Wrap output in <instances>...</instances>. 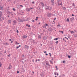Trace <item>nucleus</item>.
Masks as SVG:
<instances>
[{
	"mask_svg": "<svg viewBox=\"0 0 77 77\" xmlns=\"http://www.w3.org/2000/svg\"><path fill=\"white\" fill-rule=\"evenodd\" d=\"M58 38H54V41H57V40H58Z\"/></svg>",
	"mask_w": 77,
	"mask_h": 77,
	"instance_id": "ddd939ff",
	"label": "nucleus"
},
{
	"mask_svg": "<svg viewBox=\"0 0 77 77\" xmlns=\"http://www.w3.org/2000/svg\"><path fill=\"white\" fill-rule=\"evenodd\" d=\"M46 56H48V54H46Z\"/></svg>",
	"mask_w": 77,
	"mask_h": 77,
	"instance_id": "de8ad7c7",
	"label": "nucleus"
},
{
	"mask_svg": "<svg viewBox=\"0 0 77 77\" xmlns=\"http://www.w3.org/2000/svg\"><path fill=\"white\" fill-rule=\"evenodd\" d=\"M41 3L43 6H44V3H43L41 2Z\"/></svg>",
	"mask_w": 77,
	"mask_h": 77,
	"instance_id": "6e6552de",
	"label": "nucleus"
},
{
	"mask_svg": "<svg viewBox=\"0 0 77 77\" xmlns=\"http://www.w3.org/2000/svg\"><path fill=\"white\" fill-rule=\"evenodd\" d=\"M25 48H29V46L27 45H25Z\"/></svg>",
	"mask_w": 77,
	"mask_h": 77,
	"instance_id": "20e7f679",
	"label": "nucleus"
},
{
	"mask_svg": "<svg viewBox=\"0 0 77 77\" xmlns=\"http://www.w3.org/2000/svg\"><path fill=\"white\" fill-rule=\"evenodd\" d=\"M72 5H73V6L74 7H75V5H74V3H73Z\"/></svg>",
	"mask_w": 77,
	"mask_h": 77,
	"instance_id": "aec40b11",
	"label": "nucleus"
},
{
	"mask_svg": "<svg viewBox=\"0 0 77 77\" xmlns=\"http://www.w3.org/2000/svg\"><path fill=\"white\" fill-rule=\"evenodd\" d=\"M17 33H18L19 32L18 31V30H17Z\"/></svg>",
	"mask_w": 77,
	"mask_h": 77,
	"instance_id": "58836bf2",
	"label": "nucleus"
},
{
	"mask_svg": "<svg viewBox=\"0 0 77 77\" xmlns=\"http://www.w3.org/2000/svg\"><path fill=\"white\" fill-rule=\"evenodd\" d=\"M33 73H34V72H32Z\"/></svg>",
	"mask_w": 77,
	"mask_h": 77,
	"instance_id": "e2e57ef3",
	"label": "nucleus"
},
{
	"mask_svg": "<svg viewBox=\"0 0 77 77\" xmlns=\"http://www.w3.org/2000/svg\"><path fill=\"white\" fill-rule=\"evenodd\" d=\"M2 64L0 62V67H2Z\"/></svg>",
	"mask_w": 77,
	"mask_h": 77,
	"instance_id": "dca6fc26",
	"label": "nucleus"
},
{
	"mask_svg": "<svg viewBox=\"0 0 77 77\" xmlns=\"http://www.w3.org/2000/svg\"><path fill=\"white\" fill-rule=\"evenodd\" d=\"M5 45H9V44H8V43H5Z\"/></svg>",
	"mask_w": 77,
	"mask_h": 77,
	"instance_id": "412c9836",
	"label": "nucleus"
},
{
	"mask_svg": "<svg viewBox=\"0 0 77 77\" xmlns=\"http://www.w3.org/2000/svg\"><path fill=\"white\" fill-rule=\"evenodd\" d=\"M55 77H57L56 76H55Z\"/></svg>",
	"mask_w": 77,
	"mask_h": 77,
	"instance_id": "0e129e2a",
	"label": "nucleus"
},
{
	"mask_svg": "<svg viewBox=\"0 0 77 77\" xmlns=\"http://www.w3.org/2000/svg\"><path fill=\"white\" fill-rule=\"evenodd\" d=\"M59 5H62V3L60 4Z\"/></svg>",
	"mask_w": 77,
	"mask_h": 77,
	"instance_id": "a18cd8bd",
	"label": "nucleus"
},
{
	"mask_svg": "<svg viewBox=\"0 0 77 77\" xmlns=\"http://www.w3.org/2000/svg\"><path fill=\"white\" fill-rule=\"evenodd\" d=\"M61 32L62 33H63V31H61Z\"/></svg>",
	"mask_w": 77,
	"mask_h": 77,
	"instance_id": "ea45409f",
	"label": "nucleus"
},
{
	"mask_svg": "<svg viewBox=\"0 0 77 77\" xmlns=\"http://www.w3.org/2000/svg\"><path fill=\"white\" fill-rule=\"evenodd\" d=\"M12 41V40H11V39H9V41Z\"/></svg>",
	"mask_w": 77,
	"mask_h": 77,
	"instance_id": "79ce46f5",
	"label": "nucleus"
},
{
	"mask_svg": "<svg viewBox=\"0 0 77 77\" xmlns=\"http://www.w3.org/2000/svg\"><path fill=\"white\" fill-rule=\"evenodd\" d=\"M59 42V41H57V42H55L56 44H57Z\"/></svg>",
	"mask_w": 77,
	"mask_h": 77,
	"instance_id": "f3484780",
	"label": "nucleus"
},
{
	"mask_svg": "<svg viewBox=\"0 0 77 77\" xmlns=\"http://www.w3.org/2000/svg\"><path fill=\"white\" fill-rule=\"evenodd\" d=\"M41 38V35L38 36V38Z\"/></svg>",
	"mask_w": 77,
	"mask_h": 77,
	"instance_id": "4be33fe9",
	"label": "nucleus"
},
{
	"mask_svg": "<svg viewBox=\"0 0 77 77\" xmlns=\"http://www.w3.org/2000/svg\"><path fill=\"white\" fill-rule=\"evenodd\" d=\"M32 62H34V60H32Z\"/></svg>",
	"mask_w": 77,
	"mask_h": 77,
	"instance_id": "09e8293b",
	"label": "nucleus"
},
{
	"mask_svg": "<svg viewBox=\"0 0 77 77\" xmlns=\"http://www.w3.org/2000/svg\"><path fill=\"white\" fill-rule=\"evenodd\" d=\"M33 9V8H30V10L31 9Z\"/></svg>",
	"mask_w": 77,
	"mask_h": 77,
	"instance_id": "72a5a7b5",
	"label": "nucleus"
},
{
	"mask_svg": "<svg viewBox=\"0 0 77 77\" xmlns=\"http://www.w3.org/2000/svg\"><path fill=\"white\" fill-rule=\"evenodd\" d=\"M54 74L55 75H56V72H54Z\"/></svg>",
	"mask_w": 77,
	"mask_h": 77,
	"instance_id": "473e14b6",
	"label": "nucleus"
},
{
	"mask_svg": "<svg viewBox=\"0 0 77 77\" xmlns=\"http://www.w3.org/2000/svg\"><path fill=\"white\" fill-rule=\"evenodd\" d=\"M67 38L66 37H65V38H64L65 39V38Z\"/></svg>",
	"mask_w": 77,
	"mask_h": 77,
	"instance_id": "13d9d810",
	"label": "nucleus"
},
{
	"mask_svg": "<svg viewBox=\"0 0 77 77\" xmlns=\"http://www.w3.org/2000/svg\"><path fill=\"white\" fill-rule=\"evenodd\" d=\"M59 32H61L60 31H59Z\"/></svg>",
	"mask_w": 77,
	"mask_h": 77,
	"instance_id": "680f3d73",
	"label": "nucleus"
},
{
	"mask_svg": "<svg viewBox=\"0 0 77 77\" xmlns=\"http://www.w3.org/2000/svg\"><path fill=\"white\" fill-rule=\"evenodd\" d=\"M8 23H11V20H9L8 21Z\"/></svg>",
	"mask_w": 77,
	"mask_h": 77,
	"instance_id": "423d86ee",
	"label": "nucleus"
},
{
	"mask_svg": "<svg viewBox=\"0 0 77 77\" xmlns=\"http://www.w3.org/2000/svg\"><path fill=\"white\" fill-rule=\"evenodd\" d=\"M22 14H23V13H24V12H22Z\"/></svg>",
	"mask_w": 77,
	"mask_h": 77,
	"instance_id": "4d7b16f0",
	"label": "nucleus"
},
{
	"mask_svg": "<svg viewBox=\"0 0 77 77\" xmlns=\"http://www.w3.org/2000/svg\"><path fill=\"white\" fill-rule=\"evenodd\" d=\"M19 47H21V45H19V46H17V47H16V48L17 49H18V48H19Z\"/></svg>",
	"mask_w": 77,
	"mask_h": 77,
	"instance_id": "9d476101",
	"label": "nucleus"
},
{
	"mask_svg": "<svg viewBox=\"0 0 77 77\" xmlns=\"http://www.w3.org/2000/svg\"><path fill=\"white\" fill-rule=\"evenodd\" d=\"M4 53H6V51H5V52H4Z\"/></svg>",
	"mask_w": 77,
	"mask_h": 77,
	"instance_id": "052dcab7",
	"label": "nucleus"
},
{
	"mask_svg": "<svg viewBox=\"0 0 77 77\" xmlns=\"http://www.w3.org/2000/svg\"><path fill=\"white\" fill-rule=\"evenodd\" d=\"M14 24H16V21H15V20H14Z\"/></svg>",
	"mask_w": 77,
	"mask_h": 77,
	"instance_id": "a211bd4d",
	"label": "nucleus"
},
{
	"mask_svg": "<svg viewBox=\"0 0 77 77\" xmlns=\"http://www.w3.org/2000/svg\"><path fill=\"white\" fill-rule=\"evenodd\" d=\"M46 26H48V24H45V27Z\"/></svg>",
	"mask_w": 77,
	"mask_h": 77,
	"instance_id": "f8f14e48",
	"label": "nucleus"
},
{
	"mask_svg": "<svg viewBox=\"0 0 77 77\" xmlns=\"http://www.w3.org/2000/svg\"><path fill=\"white\" fill-rule=\"evenodd\" d=\"M26 11L27 12H29V11H30V8H26Z\"/></svg>",
	"mask_w": 77,
	"mask_h": 77,
	"instance_id": "7ed1b4c3",
	"label": "nucleus"
},
{
	"mask_svg": "<svg viewBox=\"0 0 77 77\" xmlns=\"http://www.w3.org/2000/svg\"><path fill=\"white\" fill-rule=\"evenodd\" d=\"M51 2L53 3L54 2V0H51Z\"/></svg>",
	"mask_w": 77,
	"mask_h": 77,
	"instance_id": "5701e85b",
	"label": "nucleus"
},
{
	"mask_svg": "<svg viewBox=\"0 0 77 77\" xmlns=\"http://www.w3.org/2000/svg\"><path fill=\"white\" fill-rule=\"evenodd\" d=\"M0 19L1 20V21H2V20H4V18L2 17H0Z\"/></svg>",
	"mask_w": 77,
	"mask_h": 77,
	"instance_id": "39448f33",
	"label": "nucleus"
},
{
	"mask_svg": "<svg viewBox=\"0 0 77 77\" xmlns=\"http://www.w3.org/2000/svg\"><path fill=\"white\" fill-rule=\"evenodd\" d=\"M46 9H49V10L51 11V7H48L46 8Z\"/></svg>",
	"mask_w": 77,
	"mask_h": 77,
	"instance_id": "f257e3e1",
	"label": "nucleus"
},
{
	"mask_svg": "<svg viewBox=\"0 0 77 77\" xmlns=\"http://www.w3.org/2000/svg\"><path fill=\"white\" fill-rule=\"evenodd\" d=\"M30 27V25H28V27Z\"/></svg>",
	"mask_w": 77,
	"mask_h": 77,
	"instance_id": "a19ab883",
	"label": "nucleus"
},
{
	"mask_svg": "<svg viewBox=\"0 0 77 77\" xmlns=\"http://www.w3.org/2000/svg\"><path fill=\"white\" fill-rule=\"evenodd\" d=\"M63 10H66V8H65V7H63Z\"/></svg>",
	"mask_w": 77,
	"mask_h": 77,
	"instance_id": "4468645a",
	"label": "nucleus"
},
{
	"mask_svg": "<svg viewBox=\"0 0 77 77\" xmlns=\"http://www.w3.org/2000/svg\"><path fill=\"white\" fill-rule=\"evenodd\" d=\"M44 53H47V52L46 51H45Z\"/></svg>",
	"mask_w": 77,
	"mask_h": 77,
	"instance_id": "37998d69",
	"label": "nucleus"
},
{
	"mask_svg": "<svg viewBox=\"0 0 77 77\" xmlns=\"http://www.w3.org/2000/svg\"><path fill=\"white\" fill-rule=\"evenodd\" d=\"M17 74H18V73H19V71H17Z\"/></svg>",
	"mask_w": 77,
	"mask_h": 77,
	"instance_id": "2f4dec72",
	"label": "nucleus"
},
{
	"mask_svg": "<svg viewBox=\"0 0 77 77\" xmlns=\"http://www.w3.org/2000/svg\"><path fill=\"white\" fill-rule=\"evenodd\" d=\"M41 24V23L40 22H39L38 23V24Z\"/></svg>",
	"mask_w": 77,
	"mask_h": 77,
	"instance_id": "3c124183",
	"label": "nucleus"
},
{
	"mask_svg": "<svg viewBox=\"0 0 77 77\" xmlns=\"http://www.w3.org/2000/svg\"><path fill=\"white\" fill-rule=\"evenodd\" d=\"M27 36L26 35H24L23 36V37L24 38H27Z\"/></svg>",
	"mask_w": 77,
	"mask_h": 77,
	"instance_id": "9b49d317",
	"label": "nucleus"
},
{
	"mask_svg": "<svg viewBox=\"0 0 77 77\" xmlns=\"http://www.w3.org/2000/svg\"><path fill=\"white\" fill-rule=\"evenodd\" d=\"M16 44H19V43L17 42H16Z\"/></svg>",
	"mask_w": 77,
	"mask_h": 77,
	"instance_id": "bb28decb",
	"label": "nucleus"
},
{
	"mask_svg": "<svg viewBox=\"0 0 77 77\" xmlns=\"http://www.w3.org/2000/svg\"><path fill=\"white\" fill-rule=\"evenodd\" d=\"M50 62L51 63V64H53V62H52L50 60Z\"/></svg>",
	"mask_w": 77,
	"mask_h": 77,
	"instance_id": "2eb2a0df",
	"label": "nucleus"
},
{
	"mask_svg": "<svg viewBox=\"0 0 77 77\" xmlns=\"http://www.w3.org/2000/svg\"><path fill=\"white\" fill-rule=\"evenodd\" d=\"M57 75H59V74L57 73Z\"/></svg>",
	"mask_w": 77,
	"mask_h": 77,
	"instance_id": "8fccbe9b",
	"label": "nucleus"
},
{
	"mask_svg": "<svg viewBox=\"0 0 77 77\" xmlns=\"http://www.w3.org/2000/svg\"><path fill=\"white\" fill-rule=\"evenodd\" d=\"M70 32L71 33H74V32L73 31H70Z\"/></svg>",
	"mask_w": 77,
	"mask_h": 77,
	"instance_id": "6ab92c4d",
	"label": "nucleus"
},
{
	"mask_svg": "<svg viewBox=\"0 0 77 77\" xmlns=\"http://www.w3.org/2000/svg\"><path fill=\"white\" fill-rule=\"evenodd\" d=\"M20 6L21 7H22V8H23V5H20Z\"/></svg>",
	"mask_w": 77,
	"mask_h": 77,
	"instance_id": "c85d7f7f",
	"label": "nucleus"
},
{
	"mask_svg": "<svg viewBox=\"0 0 77 77\" xmlns=\"http://www.w3.org/2000/svg\"><path fill=\"white\" fill-rule=\"evenodd\" d=\"M63 40L64 41L65 40V39H64V38H63Z\"/></svg>",
	"mask_w": 77,
	"mask_h": 77,
	"instance_id": "5fc2aeb1",
	"label": "nucleus"
},
{
	"mask_svg": "<svg viewBox=\"0 0 77 77\" xmlns=\"http://www.w3.org/2000/svg\"><path fill=\"white\" fill-rule=\"evenodd\" d=\"M66 21L67 22H69V18L67 19Z\"/></svg>",
	"mask_w": 77,
	"mask_h": 77,
	"instance_id": "0eeeda50",
	"label": "nucleus"
},
{
	"mask_svg": "<svg viewBox=\"0 0 77 77\" xmlns=\"http://www.w3.org/2000/svg\"><path fill=\"white\" fill-rule=\"evenodd\" d=\"M32 21L33 22V23H34V22H35V21L34 20H32Z\"/></svg>",
	"mask_w": 77,
	"mask_h": 77,
	"instance_id": "c9c22d12",
	"label": "nucleus"
},
{
	"mask_svg": "<svg viewBox=\"0 0 77 77\" xmlns=\"http://www.w3.org/2000/svg\"><path fill=\"white\" fill-rule=\"evenodd\" d=\"M26 26H28V24H26Z\"/></svg>",
	"mask_w": 77,
	"mask_h": 77,
	"instance_id": "864d4df0",
	"label": "nucleus"
},
{
	"mask_svg": "<svg viewBox=\"0 0 77 77\" xmlns=\"http://www.w3.org/2000/svg\"><path fill=\"white\" fill-rule=\"evenodd\" d=\"M38 62H39V61H40V60L39 59H38Z\"/></svg>",
	"mask_w": 77,
	"mask_h": 77,
	"instance_id": "c03bdc74",
	"label": "nucleus"
},
{
	"mask_svg": "<svg viewBox=\"0 0 77 77\" xmlns=\"http://www.w3.org/2000/svg\"><path fill=\"white\" fill-rule=\"evenodd\" d=\"M37 59H36L35 60V62H37Z\"/></svg>",
	"mask_w": 77,
	"mask_h": 77,
	"instance_id": "e433bc0d",
	"label": "nucleus"
},
{
	"mask_svg": "<svg viewBox=\"0 0 77 77\" xmlns=\"http://www.w3.org/2000/svg\"><path fill=\"white\" fill-rule=\"evenodd\" d=\"M8 57H10L11 56V54H10L9 55H8Z\"/></svg>",
	"mask_w": 77,
	"mask_h": 77,
	"instance_id": "c756f323",
	"label": "nucleus"
},
{
	"mask_svg": "<svg viewBox=\"0 0 77 77\" xmlns=\"http://www.w3.org/2000/svg\"><path fill=\"white\" fill-rule=\"evenodd\" d=\"M12 68V66H11V65H9V67L8 68V69H11Z\"/></svg>",
	"mask_w": 77,
	"mask_h": 77,
	"instance_id": "f03ea898",
	"label": "nucleus"
},
{
	"mask_svg": "<svg viewBox=\"0 0 77 77\" xmlns=\"http://www.w3.org/2000/svg\"><path fill=\"white\" fill-rule=\"evenodd\" d=\"M57 26H59V27H60V24H59L57 25Z\"/></svg>",
	"mask_w": 77,
	"mask_h": 77,
	"instance_id": "7c9ffc66",
	"label": "nucleus"
},
{
	"mask_svg": "<svg viewBox=\"0 0 77 77\" xmlns=\"http://www.w3.org/2000/svg\"><path fill=\"white\" fill-rule=\"evenodd\" d=\"M68 57L69 58V59H70V58H71V56H68Z\"/></svg>",
	"mask_w": 77,
	"mask_h": 77,
	"instance_id": "393cba45",
	"label": "nucleus"
},
{
	"mask_svg": "<svg viewBox=\"0 0 77 77\" xmlns=\"http://www.w3.org/2000/svg\"><path fill=\"white\" fill-rule=\"evenodd\" d=\"M63 63H65V61H63Z\"/></svg>",
	"mask_w": 77,
	"mask_h": 77,
	"instance_id": "cd10ccee",
	"label": "nucleus"
},
{
	"mask_svg": "<svg viewBox=\"0 0 77 77\" xmlns=\"http://www.w3.org/2000/svg\"><path fill=\"white\" fill-rule=\"evenodd\" d=\"M49 54H50V57H51V53H49Z\"/></svg>",
	"mask_w": 77,
	"mask_h": 77,
	"instance_id": "a878e982",
	"label": "nucleus"
},
{
	"mask_svg": "<svg viewBox=\"0 0 77 77\" xmlns=\"http://www.w3.org/2000/svg\"><path fill=\"white\" fill-rule=\"evenodd\" d=\"M38 17H36V19H35V21H37V20H38Z\"/></svg>",
	"mask_w": 77,
	"mask_h": 77,
	"instance_id": "1a4fd4ad",
	"label": "nucleus"
},
{
	"mask_svg": "<svg viewBox=\"0 0 77 77\" xmlns=\"http://www.w3.org/2000/svg\"><path fill=\"white\" fill-rule=\"evenodd\" d=\"M34 2H33L32 3V4H33H33H34Z\"/></svg>",
	"mask_w": 77,
	"mask_h": 77,
	"instance_id": "4c0bfd02",
	"label": "nucleus"
},
{
	"mask_svg": "<svg viewBox=\"0 0 77 77\" xmlns=\"http://www.w3.org/2000/svg\"><path fill=\"white\" fill-rule=\"evenodd\" d=\"M66 39H67V40H68V38H66Z\"/></svg>",
	"mask_w": 77,
	"mask_h": 77,
	"instance_id": "603ef678",
	"label": "nucleus"
},
{
	"mask_svg": "<svg viewBox=\"0 0 77 77\" xmlns=\"http://www.w3.org/2000/svg\"><path fill=\"white\" fill-rule=\"evenodd\" d=\"M65 42H66V41H65Z\"/></svg>",
	"mask_w": 77,
	"mask_h": 77,
	"instance_id": "338daca9",
	"label": "nucleus"
},
{
	"mask_svg": "<svg viewBox=\"0 0 77 77\" xmlns=\"http://www.w3.org/2000/svg\"><path fill=\"white\" fill-rule=\"evenodd\" d=\"M12 42H13V41H12V42H11V43H12Z\"/></svg>",
	"mask_w": 77,
	"mask_h": 77,
	"instance_id": "6e6d98bb",
	"label": "nucleus"
},
{
	"mask_svg": "<svg viewBox=\"0 0 77 77\" xmlns=\"http://www.w3.org/2000/svg\"><path fill=\"white\" fill-rule=\"evenodd\" d=\"M20 21H21V20H20Z\"/></svg>",
	"mask_w": 77,
	"mask_h": 77,
	"instance_id": "69168bd1",
	"label": "nucleus"
},
{
	"mask_svg": "<svg viewBox=\"0 0 77 77\" xmlns=\"http://www.w3.org/2000/svg\"><path fill=\"white\" fill-rule=\"evenodd\" d=\"M56 69H57V66H56Z\"/></svg>",
	"mask_w": 77,
	"mask_h": 77,
	"instance_id": "f704fd0d",
	"label": "nucleus"
},
{
	"mask_svg": "<svg viewBox=\"0 0 77 77\" xmlns=\"http://www.w3.org/2000/svg\"><path fill=\"white\" fill-rule=\"evenodd\" d=\"M72 16H74V15H73V14H72Z\"/></svg>",
	"mask_w": 77,
	"mask_h": 77,
	"instance_id": "49530a36",
	"label": "nucleus"
},
{
	"mask_svg": "<svg viewBox=\"0 0 77 77\" xmlns=\"http://www.w3.org/2000/svg\"><path fill=\"white\" fill-rule=\"evenodd\" d=\"M13 10L14 11H15V9L14 8H13Z\"/></svg>",
	"mask_w": 77,
	"mask_h": 77,
	"instance_id": "b1692460",
	"label": "nucleus"
},
{
	"mask_svg": "<svg viewBox=\"0 0 77 77\" xmlns=\"http://www.w3.org/2000/svg\"><path fill=\"white\" fill-rule=\"evenodd\" d=\"M8 17H9V16H8Z\"/></svg>",
	"mask_w": 77,
	"mask_h": 77,
	"instance_id": "bf43d9fd",
	"label": "nucleus"
}]
</instances>
